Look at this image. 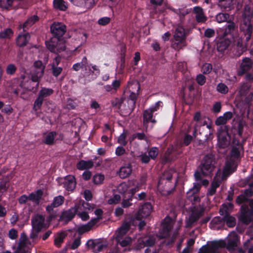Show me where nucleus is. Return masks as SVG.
I'll return each instance as SVG.
<instances>
[{"label":"nucleus","mask_w":253,"mask_h":253,"mask_svg":"<svg viewBox=\"0 0 253 253\" xmlns=\"http://www.w3.org/2000/svg\"><path fill=\"white\" fill-rule=\"evenodd\" d=\"M50 29L52 37L45 42L47 49L56 54L65 50V40L63 36L67 31L66 26L61 22H54Z\"/></svg>","instance_id":"obj_1"},{"label":"nucleus","mask_w":253,"mask_h":253,"mask_svg":"<svg viewBox=\"0 0 253 253\" xmlns=\"http://www.w3.org/2000/svg\"><path fill=\"white\" fill-rule=\"evenodd\" d=\"M172 173L169 170H165L160 176L158 183V188L162 192L166 193L167 195L172 194L175 189L176 182H173Z\"/></svg>","instance_id":"obj_2"},{"label":"nucleus","mask_w":253,"mask_h":253,"mask_svg":"<svg viewBox=\"0 0 253 253\" xmlns=\"http://www.w3.org/2000/svg\"><path fill=\"white\" fill-rule=\"evenodd\" d=\"M215 158L214 155L210 153L206 155L199 166V168L203 176L210 175L215 168Z\"/></svg>","instance_id":"obj_3"},{"label":"nucleus","mask_w":253,"mask_h":253,"mask_svg":"<svg viewBox=\"0 0 253 253\" xmlns=\"http://www.w3.org/2000/svg\"><path fill=\"white\" fill-rule=\"evenodd\" d=\"M45 67L43 65L42 62L40 60L36 61L34 63L33 69L31 70V76L32 82L37 83L35 89L33 87L30 90L35 92L37 90L39 85V83L42 77Z\"/></svg>","instance_id":"obj_4"},{"label":"nucleus","mask_w":253,"mask_h":253,"mask_svg":"<svg viewBox=\"0 0 253 253\" xmlns=\"http://www.w3.org/2000/svg\"><path fill=\"white\" fill-rule=\"evenodd\" d=\"M173 37L171 46L174 50L178 51L186 46L185 30L183 28H176Z\"/></svg>","instance_id":"obj_5"},{"label":"nucleus","mask_w":253,"mask_h":253,"mask_svg":"<svg viewBox=\"0 0 253 253\" xmlns=\"http://www.w3.org/2000/svg\"><path fill=\"white\" fill-rule=\"evenodd\" d=\"M53 92L54 90L52 88L42 87L39 92L37 98L34 101L33 106L34 110L37 111L40 109L42 105L44 99L50 96L53 94Z\"/></svg>","instance_id":"obj_6"},{"label":"nucleus","mask_w":253,"mask_h":253,"mask_svg":"<svg viewBox=\"0 0 253 253\" xmlns=\"http://www.w3.org/2000/svg\"><path fill=\"white\" fill-rule=\"evenodd\" d=\"M202 186V184L198 182L194 183L193 186L190 188L186 193V199L192 205H196L201 201L198 195Z\"/></svg>","instance_id":"obj_7"},{"label":"nucleus","mask_w":253,"mask_h":253,"mask_svg":"<svg viewBox=\"0 0 253 253\" xmlns=\"http://www.w3.org/2000/svg\"><path fill=\"white\" fill-rule=\"evenodd\" d=\"M153 207L150 202H146L139 208L134 215V218L140 221H144V219L148 217L152 211Z\"/></svg>","instance_id":"obj_8"},{"label":"nucleus","mask_w":253,"mask_h":253,"mask_svg":"<svg viewBox=\"0 0 253 253\" xmlns=\"http://www.w3.org/2000/svg\"><path fill=\"white\" fill-rule=\"evenodd\" d=\"M139 190V186L134 187L131 186L130 182H122L119 184L118 187V191L119 193L124 196H134L135 194Z\"/></svg>","instance_id":"obj_9"},{"label":"nucleus","mask_w":253,"mask_h":253,"mask_svg":"<svg viewBox=\"0 0 253 253\" xmlns=\"http://www.w3.org/2000/svg\"><path fill=\"white\" fill-rule=\"evenodd\" d=\"M228 132L226 126H221L218 130L217 141L218 146L220 148H225L228 147L229 142L227 136Z\"/></svg>","instance_id":"obj_10"},{"label":"nucleus","mask_w":253,"mask_h":253,"mask_svg":"<svg viewBox=\"0 0 253 253\" xmlns=\"http://www.w3.org/2000/svg\"><path fill=\"white\" fill-rule=\"evenodd\" d=\"M253 209H250L247 205H243L240 208V215L238 221H253Z\"/></svg>","instance_id":"obj_11"},{"label":"nucleus","mask_w":253,"mask_h":253,"mask_svg":"<svg viewBox=\"0 0 253 253\" xmlns=\"http://www.w3.org/2000/svg\"><path fill=\"white\" fill-rule=\"evenodd\" d=\"M222 208L219 210V213L221 215L225 214V216L223 221L218 220L217 221H236L235 218L229 215V211L233 209V204L231 203H228L222 204Z\"/></svg>","instance_id":"obj_12"},{"label":"nucleus","mask_w":253,"mask_h":253,"mask_svg":"<svg viewBox=\"0 0 253 253\" xmlns=\"http://www.w3.org/2000/svg\"><path fill=\"white\" fill-rule=\"evenodd\" d=\"M86 248L91 250L94 253H98L105 247L98 239H89L86 243Z\"/></svg>","instance_id":"obj_13"},{"label":"nucleus","mask_w":253,"mask_h":253,"mask_svg":"<svg viewBox=\"0 0 253 253\" xmlns=\"http://www.w3.org/2000/svg\"><path fill=\"white\" fill-rule=\"evenodd\" d=\"M174 222H162V227L159 232L158 237L161 239H166L170 235V233L173 228Z\"/></svg>","instance_id":"obj_14"},{"label":"nucleus","mask_w":253,"mask_h":253,"mask_svg":"<svg viewBox=\"0 0 253 253\" xmlns=\"http://www.w3.org/2000/svg\"><path fill=\"white\" fill-rule=\"evenodd\" d=\"M156 124L157 121L153 117V113L148 109L145 110L143 113V126L145 131H147L149 128V123Z\"/></svg>","instance_id":"obj_15"},{"label":"nucleus","mask_w":253,"mask_h":253,"mask_svg":"<svg viewBox=\"0 0 253 253\" xmlns=\"http://www.w3.org/2000/svg\"><path fill=\"white\" fill-rule=\"evenodd\" d=\"M191 213L189 216V220L188 221H197L204 213L205 209L200 205L197 207L196 205H192Z\"/></svg>","instance_id":"obj_16"},{"label":"nucleus","mask_w":253,"mask_h":253,"mask_svg":"<svg viewBox=\"0 0 253 253\" xmlns=\"http://www.w3.org/2000/svg\"><path fill=\"white\" fill-rule=\"evenodd\" d=\"M30 39L31 35L29 32H21L16 38V44L20 47H25L28 43Z\"/></svg>","instance_id":"obj_17"},{"label":"nucleus","mask_w":253,"mask_h":253,"mask_svg":"<svg viewBox=\"0 0 253 253\" xmlns=\"http://www.w3.org/2000/svg\"><path fill=\"white\" fill-rule=\"evenodd\" d=\"M78 211L77 206L71 208L68 210L63 211L60 215V218L58 221H70L75 216Z\"/></svg>","instance_id":"obj_18"},{"label":"nucleus","mask_w":253,"mask_h":253,"mask_svg":"<svg viewBox=\"0 0 253 253\" xmlns=\"http://www.w3.org/2000/svg\"><path fill=\"white\" fill-rule=\"evenodd\" d=\"M232 42V41L227 37L223 36L220 38L216 42V48L218 52H224L227 50Z\"/></svg>","instance_id":"obj_19"},{"label":"nucleus","mask_w":253,"mask_h":253,"mask_svg":"<svg viewBox=\"0 0 253 253\" xmlns=\"http://www.w3.org/2000/svg\"><path fill=\"white\" fill-rule=\"evenodd\" d=\"M253 62L251 59L249 57H245L242 59L240 65L239 75H243L250 70L252 68Z\"/></svg>","instance_id":"obj_20"},{"label":"nucleus","mask_w":253,"mask_h":253,"mask_svg":"<svg viewBox=\"0 0 253 253\" xmlns=\"http://www.w3.org/2000/svg\"><path fill=\"white\" fill-rule=\"evenodd\" d=\"M63 187L68 191L72 192L76 186L75 177L73 175H68L65 177L63 183Z\"/></svg>","instance_id":"obj_21"},{"label":"nucleus","mask_w":253,"mask_h":253,"mask_svg":"<svg viewBox=\"0 0 253 253\" xmlns=\"http://www.w3.org/2000/svg\"><path fill=\"white\" fill-rule=\"evenodd\" d=\"M74 5L88 9L92 8L94 5V0H69Z\"/></svg>","instance_id":"obj_22"},{"label":"nucleus","mask_w":253,"mask_h":253,"mask_svg":"<svg viewBox=\"0 0 253 253\" xmlns=\"http://www.w3.org/2000/svg\"><path fill=\"white\" fill-rule=\"evenodd\" d=\"M237 168V166L235 164L234 160L227 161L223 171V175L229 176L236 170Z\"/></svg>","instance_id":"obj_23"},{"label":"nucleus","mask_w":253,"mask_h":253,"mask_svg":"<svg viewBox=\"0 0 253 253\" xmlns=\"http://www.w3.org/2000/svg\"><path fill=\"white\" fill-rule=\"evenodd\" d=\"M39 19V17L37 15H33L27 19L23 24H20L19 25V29H22L23 32H27L26 30L38 21Z\"/></svg>","instance_id":"obj_24"},{"label":"nucleus","mask_w":253,"mask_h":253,"mask_svg":"<svg viewBox=\"0 0 253 253\" xmlns=\"http://www.w3.org/2000/svg\"><path fill=\"white\" fill-rule=\"evenodd\" d=\"M193 12L196 14L195 18L198 23H205L207 20V17L204 14L201 7L199 6L194 7Z\"/></svg>","instance_id":"obj_25"},{"label":"nucleus","mask_w":253,"mask_h":253,"mask_svg":"<svg viewBox=\"0 0 253 253\" xmlns=\"http://www.w3.org/2000/svg\"><path fill=\"white\" fill-rule=\"evenodd\" d=\"M137 222H123L122 225L118 228L116 232V238L123 237L129 231L131 223L132 225L135 226Z\"/></svg>","instance_id":"obj_26"},{"label":"nucleus","mask_w":253,"mask_h":253,"mask_svg":"<svg viewBox=\"0 0 253 253\" xmlns=\"http://www.w3.org/2000/svg\"><path fill=\"white\" fill-rule=\"evenodd\" d=\"M237 28V27L236 24L234 22L229 20L225 26V31L223 36L227 37L228 35H230V37L233 38Z\"/></svg>","instance_id":"obj_27"},{"label":"nucleus","mask_w":253,"mask_h":253,"mask_svg":"<svg viewBox=\"0 0 253 253\" xmlns=\"http://www.w3.org/2000/svg\"><path fill=\"white\" fill-rule=\"evenodd\" d=\"M156 238L154 235H150L145 237L138 245L139 247L142 248L145 247H153L156 243Z\"/></svg>","instance_id":"obj_28"},{"label":"nucleus","mask_w":253,"mask_h":253,"mask_svg":"<svg viewBox=\"0 0 253 253\" xmlns=\"http://www.w3.org/2000/svg\"><path fill=\"white\" fill-rule=\"evenodd\" d=\"M94 166V162L92 160L84 161L81 160L76 165L77 169L80 170H86L91 169Z\"/></svg>","instance_id":"obj_29"},{"label":"nucleus","mask_w":253,"mask_h":253,"mask_svg":"<svg viewBox=\"0 0 253 253\" xmlns=\"http://www.w3.org/2000/svg\"><path fill=\"white\" fill-rule=\"evenodd\" d=\"M226 247V242L224 240L213 241L209 247L211 253H216L220 248Z\"/></svg>","instance_id":"obj_30"},{"label":"nucleus","mask_w":253,"mask_h":253,"mask_svg":"<svg viewBox=\"0 0 253 253\" xmlns=\"http://www.w3.org/2000/svg\"><path fill=\"white\" fill-rule=\"evenodd\" d=\"M65 198L63 196L59 195L53 198L52 203L46 207V211H51L52 208H55L62 205L64 202Z\"/></svg>","instance_id":"obj_31"},{"label":"nucleus","mask_w":253,"mask_h":253,"mask_svg":"<svg viewBox=\"0 0 253 253\" xmlns=\"http://www.w3.org/2000/svg\"><path fill=\"white\" fill-rule=\"evenodd\" d=\"M244 149L243 145L238 141L235 146L232 147L231 150V156L235 159H238L240 158V151Z\"/></svg>","instance_id":"obj_32"},{"label":"nucleus","mask_w":253,"mask_h":253,"mask_svg":"<svg viewBox=\"0 0 253 253\" xmlns=\"http://www.w3.org/2000/svg\"><path fill=\"white\" fill-rule=\"evenodd\" d=\"M132 172L131 165L128 164L126 166L122 167L119 170V175L120 178L125 179L128 177Z\"/></svg>","instance_id":"obj_33"},{"label":"nucleus","mask_w":253,"mask_h":253,"mask_svg":"<svg viewBox=\"0 0 253 253\" xmlns=\"http://www.w3.org/2000/svg\"><path fill=\"white\" fill-rule=\"evenodd\" d=\"M74 230H75V229H69L67 231H65L60 233L57 237H55L54 239V245L57 247H60L61 244L63 242L64 239L67 235V231L72 232Z\"/></svg>","instance_id":"obj_34"},{"label":"nucleus","mask_w":253,"mask_h":253,"mask_svg":"<svg viewBox=\"0 0 253 253\" xmlns=\"http://www.w3.org/2000/svg\"><path fill=\"white\" fill-rule=\"evenodd\" d=\"M56 134V132L54 131L48 132L44 137L43 142L48 145H52L54 143V140Z\"/></svg>","instance_id":"obj_35"},{"label":"nucleus","mask_w":253,"mask_h":253,"mask_svg":"<svg viewBox=\"0 0 253 253\" xmlns=\"http://www.w3.org/2000/svg\"><path fill=\"white\" fill-rule=\"evenodd\" d=\"M53 7L55 9L60 11H66L68 8L67 3L64 0H53Z\"/></svg>","instance_id":"obj_36"},{"label":"nucleus","mask_w":253,"mask_h":253,"mask_svg":"<svg viewBox=\"0 0 253 253\" xmlns=\"http://www.w3.org/2000/svg\"><path fill=\"white\" fill-rule=\"evenodd\" d=\"M43 195V191L41 189H38L36 193L32 192L28 196L29 200L35 201L39 204Z\"/></svg>","instance_id":"obj_37"},{"label":"nucleus","mask_w":253,"mask_h":253,"mask_svg":"<svg viewBox=\"0 0 253 253\" xmlns=\"http://www.w3.org/2000/svg\"><path fill=\"white\" fill-rule=\"evenodd\" d=\"M121 85V82L119 80H115L111 85L107 84L103 86L104 89L107 91L110 92L113 90L117 91Z\"/></svg>","instance_id":"obj_38"},{"label":"nucleus","mask_w":253,"mask_h":253,"mask_svg":"<svg viewBox=\"0 0 253 253\" xmlns=\"http://www.w3.org/2000/svg\"><path fill=\"white\" fill-rule=\"evenodd\" d=\"M97 222H87V224L78 227L77 232L80 235L89 231L92 228L96 225Z\"/></svg>","instance_id":"obj_39"},{"label":"nucleus","mask_w":253,"mask_h":253,"mask_svg":"<svg viewBox=\"0 0 253 253\" xmlns=\"http://www.w3.org/2000/svg\"><path fill=\"white\" fill-rule=\"evenodd\" d=\"M134 196H124L122 197V206L124 208H127L132 205Z\"/></svg>","instance_id":"obj_40"},{"label":"nucleus","mask_w":253,"mask_h":253,"mask_svg":"<svg viewBox=\"0 0 253 253\" xmlns=\"http://www.w3.org/2000/svg\"><path fill=\"white\" fill-rule=\"evenodd\" d=\"M14 34L13 30L10 28H6L3 31L0 32V39H10Z\"/></svg>","instance_id":"obj_41"},{"label":"nucleus","mask_w":253,"mask_h":253,"mask_svg":"<svg viewBox=\"0 0 253 253\" xmlns=\"http://www.w3.org/2000/svg\"><path fill=\"white\" fill-rule=\"evenodd\" d=\"M104 179L105 176L103 174L96 173L93 175L92 181L96 185H101L103 184Z\"/></svg>","instance_id":"obj_42"},{"label":"nucleus","mask_w":253,"mask_h":253,"mask_svg":"<svg viewBox=\"0 0 253 253\" xmlns=\"http://www.w3.org/2000/svg\"><path fill=\"white\" fill-rule=\"evenodd\" d=\"M46 211L48 213L46 221H51L52 220L56 219L58 216L60 217V215L58 213L57 211L54 210L53 208H52V210L50 211Z\"/></svg>","instance_id":"obj_43"},{"label":"nucleus","mask_w":253,"mask_h":253,"mask_svg":"<svg viewBox=\"0 0 253 253\" xmlns=\"http://www.w3.org/2000/svg\"><path fill=\"white\" fill-rule=\"evenodd\" d=\"M46 211L48 213L46 221H51L52 220L56 219L58 216L60 217V215L58 213L57 211L54 210L53 208H52V210L50 211Z\"/></svg>","instance_id":"obj_44"},{"label":"nucleus","mask_w":253,"mask_h":253,"mask_svg":"<svg viewBox=\"0 0 253 253\" xmlns=\"http://www.w3.org/2000/svg\"><path fill=\"white\" fill-rule=\"evenodd\" d=\"M237 238L229 239L227 244L226 243L225 248L229 251H234L235 248L237 247Z\"/></svg>","instance_id":"obj_45"},{"label":"nucleus","mask_w":253,"mask_h":253,"mask_svg":"<svg viewBox=\"0 0 253 253\" xmlns=\"http://www.w3.org/2000/svg\"><path fill=\"white\" fill-rule=\"evenodd\" d=\"M216 20L218 23H222L225 21H228L229 14L226 13H219L216 16Z\"/></svg>","instance_id":"obj_46"},{"label":"nucleus","mask_w":253,"mask_h":253,"mask_svg":"<svg viewBox=\"0 0 253 253\" xmlns=\"http://www.w3.org/2000/svg\"><path fill=\"white\" fill-rule=\"evenodd\" d=\"M148 156L150 159L155 160L159 154V149L156 147H153L149 149L148 151Z\"/></svg>","instance_id":"obj_47"},{"label":"nucleus","mask_w":253,"mask_h":253,"mask_svg":"<svg viewBox=\"0 0 253 253\" xmlns=\"http://www.w3.org/2000/svg\"><path fill=\"white\" fill-rule=\"evenodd\" d=\"M233 0H218V5L222 8H229L232 4Z\"/></svg>","instance_id":"obj_48"},{"label":"nucleus","mask_w":253,"mask_h":253,"mask_svg":"<svg viewBox=\"0 0 253 253\" xmlns=\"http://www.w3.org/2000/svg\"><path fill=\"white\" fill-rule=\"evenodd\" d=\"M212 70V66L210 63L204 64L201 68V72L203 74H209Z\"/></svg>","instance_id":"obj_49"},{"label":"nucleus","mask_w":253,"mask_h":253,"mask_svg":"<svg viewBox=\"0 0 253 253\" xmlns=\"http://www.w3.org/2000/svg\"><path fill=\"white\" fill-rule=\"evenodd\" d=\"M217 91L222 94H226L228 92L227 86L222 83H219L216 87Z\"/></svg>","instance_id":"obj_50"},{"label":"nucleus","mask_w":253,"mask_h":253,"mask_svg":"<svg viewBox=\"0 0 253 253\" xmlns=\"http://www.w3.org/2000/svg\"><path fill=\"white\" fill-rule=\"evenodd\" d=\"M117 241L119 244L123 247H126L131 243V239L130 238H126L122 239V237H118L116 238Z\"/></svg>","instance_id":"obj_51"},{"label":"nucleus","mask_w":253,"mask_h":253,"mask_svg":"<svg viewBox=\"0 0 253 253\" xmlns=\"http://www.w3.org/2000/svg\"><path fill=\"white\" fill-rule=\"evenodd\" d=\"M32 225V229L35 232L39 233L43 227V224L44 222H31Z\"/></svg>","instance_id":"obj_52"},{"label":"nucleus","mask_w":253,"mask_h":253,"mask_svg":"<svg viewBox=\"0 0 253 253\" xmlns=\"http://www.w3.org/2000/svg\"><path fill=\"white\" fill-rule=\"evenodd\" d=\"M78 208V211L76 214L80 217L82 220L83 221H86L88 220L89 218V216L88 214V213L86 211H79L80 209V206L77 207Z\"/></svg>","instance_id":"obj_53"},{"label":"nucleus","mask_w":253,"mask_h":253,"mask_svg":"<svg viewBox=\"0 0 253 253\" xmlns=\"http://www.w3.org/2000/svg\"><path fill=\"white\" fill-rule=\"evenodd\" d=\"M13 1L14 0H0V6L8 9L12 6Z\"/></svg>","instance_id":"obj_54"},{"label":"nucleus","mask_w":253,"mask_h":253,"mask_svg":"<svg viewBox=\"0 0 253 253\" xmlns=\"http://www.w3.org/2000/svg\"><path fill=\"white\" fill-rule=\"evenodd\" d=\"M17 70V67L13 64H8L6 68V73L7 75H12L15 74Z\"/></svg>","instance_id":"obj_55"},{"label":"nucleus","mask_w":253,"mask_h":253,"mask_svg":"<svg viewBox=\"0 0 253 253\" xmlns=\"http://www.w3.org/2000/svg\"><path fill=\"white\" fill-rule=\"evenodd\" d=\"M225 222H210L209 227L212 230H218L222 228Z\"/></svg>","instance_id":"obj_56"},{"label":"nucleus","mask_w":253,"mask_h":253,"mask_svg":"<svg viewBox=\"0 0 253 253\" xmlns=\"http://www.w3.org/2000/svg\"><path fill=\"white\" fill-rule=\"evenodd\" d=\"M222 181V179L220 177V176H217L216 174L213 178V180L211 182V185L217 188L219 187Z\"/></svg>","instance_id":"obj_57"},{"label":"nucleus","mask_w":253,"mask_h":253,"mask_svg":"<svg viewBox=\"0 0 253 253\" xmlns=\"http://www.w3.org/2000/svg\"><path fill=\"white\" fill-rule=\"evenodd\" d=\"M111 22V18L108 17H103L98 20L97 23L101 26H106Z\"/></svg>","instance_id":"obj_58"},{"label":"nucleus","mask_w":253,"mask_h":253,"mask_svg":"<svg viewBox=\"0 0 253 253\" xmlns=\"http://www.w3.org/2000/svg\"><path fill=\"white\" fill-rule=\"evenodd\" d=\"M197 84L200 85H203L206 82V77L201 74H198L196 78Z\"/></svg>","instance_id":"obj_59"},{"label":"nucleus","mask_w":253,"mask_h":253,"mask_svg":"<svg viewBox=\"0 0 253 253\" xmlns=\"http://www.w3.org/2000/svg\"><path fill=\"white\" fill-rule=\"evenodd\" d=\"M126 135L125 133H122L118 139V143L123 146H125L127 145V142L126 140Z\"/></svg>","instance_id":"obj_60"},{"label":"nucleus","mask_w":253,"mask_h":253,"mask_svg":"<svg viewBox=\"0 0 253 253\" xmlns=\"http://www.w3.org/2000/svg\"><path fill=\"white\" fill-rule=\"evenodd\" d=\"M132 138H133V139L137 138L140 140H145V141L147 140V137H146L145 134L143 132H141V133L137 132V133H134L132 135Z\"/></svg>","instance_id":"obj_61"},{"label":"nucleus","mask_w":253,"mask_h":253,"mask_svg":"<svg viewBox=\"0 0 253 253\" xmlns=\"http://www.w3.org/2000/svg\"><path fill=\"white\" fill-rule=\"evenodd\" d=\"M147 194L144 192H142L136 195L135 194L133 197V200H135L134 203H136L137 202V201H142L145 200Z\"/></svg>","instance_id":"obj_62"},{"label":"nucleus","mask_w":253,"mask_h":253,"mask_svg":"<svg viewBox=\"0 0 253 253\" xmlns=\"http://www.w3.org/2000/svg\"><path fill=\"white\" fill-rule=\"evenodd\" d=\"M190 11L188 9L184 8H179L175 13L179 15L180 18H183L186 15L188 14Z\"/></svg>","instance_id":"obj_63"},{"label":"nucleus","mask_w":253,"mask_h":253,"mask_svg":"<svg viewBox=\"0 0 253 253\" xmlns=\"http://www.w3.org/2000/svg\"><path fill=\"white\" fill-rule=\"evenodd\" d=\"M236 201L237 204L240 205L249 202V199L247 198L244 194H241L237 197Z\"/></svg>","instance_id":"obj_64"}]
</instances>
